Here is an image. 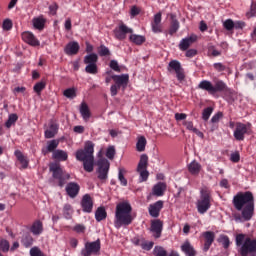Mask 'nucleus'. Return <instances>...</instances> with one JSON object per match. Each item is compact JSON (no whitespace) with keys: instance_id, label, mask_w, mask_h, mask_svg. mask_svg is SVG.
I'll use <instances>...</instances> for the list:
<instances>
[{"instance_id":"f257e3e1","label":"nucleus","mask_w":256,"mask_h":256,"mask_svg":"<svg viewBox=\"0 0 256 256\" xmlns=\"http://www.w3.org/2000/svg\"><path fill=\"white\" fill-rule=\"evenodd\" d=\"M233 204L237 211H242L244 221H251L255 211V200L253 193H239L233 198Z\"/></svg>"},{"instance_id":"f03ea898","label":"nucleus","mask_w":256,"mask_h":256,"mask_svg":"<svg viewBox=\"0 0 256 256\" xmlns=\"http://www.w3.org/2000/svg\"><path fill=\"white\" fill-rule=\"evenodd\" d=\"M133 208L129 202H120L116 205L114 227L116 229H121L123 225H131L133 223V215L131 212Z\"/></svg>"},{"instance_id":"7ed1b4c3","label":"nucleus","mask_w":256,"mask_h":256,"mask_svg":"<svg viewBox=\"0 0 256 256\" xmlns=\"http://www.w3.org/2000/svg\"><path fill=\"white\" fill-rule=\"evenodd\" d=\"M93 153H95V144L91 141L85 143L84 149L76 151V159L77 161H82L87 173H92L95 168V157Z\"/></svg>"},{"instance_id":"20e7f679","label":"nucleus","mask_w":256,"mask_h":256,"mask_svg":"<svg viewBox=\"0 0 256 256\" xmlns=\"http://www.w3.org/2000/svg\"><path fill=\"white\" fill-rule=\"evenodd\" d=\"M236 246L239 248L238 253L241 256H249L256 253V239L246 237L245 234L236 236Z\"/></svg>"},{"instance_id":"39448f33","label":"nucleus","mask_w":256,"mask_h":256,"mask_svg":"<svg viewBox=\"0 0 256 256\" xmlns=\"http://www.w3.org/2000/svg\"><path fill=\"white\" fill-rule=\"evenodd\" d=\"M197 211L200 215H205L211 209V190L204 187L200 190V199L196 203Z\"/></svg>"},{"instance_id":"423d86ee","label":"nucleus","mask_w":256,"mask_h":256,"mask_svg":"<svg viewBox=\"0 0 256 256\" xmlns=\"http://www.w3.org/2000/svg\"><path fill=\"white\" fill-rule=\"evenodd\" d=\"M50 171L52 172V177L58 180L59 187H63L71 178V175L63 171L61 165L57 163L50 164Z\"/></svg>"},{"instance_id":"0eeeda50","label":"nucleus","mask_w":256,"mask_h":256,"mask_svg":"<svg viewBox=\"0 0 256 256\" xmlns=\"http://www.w3.org/2000/svg\"><path fill=\"white\" fill-rule=\"evenodd\" d=\"M251 133V126L247 124H243L241 122L236 123V127L234 129V138L236 141H245V135H249Z\"/></svg>"},{"instance_id":"6e6552de","label":"nucleus","mask_w":256,"mask_h":256,"mask_svg":"<svg viewBox=\"0 0 256 256\" xmlns=\"http://www.w3.org/2000/svg\"><path fill=\"white\" fill-rule=\"evenodd\" d=\"M101 250V241L87 242L84 249L81 251L83 256H90L99 253Z\"/></svg>"},{"instance_id":"1a4fd4ad","label":"nucleus","mask_w":256,"mask_h":256,"mask_svg":"<svg viewBox=\"0 0 256 256\" xmlns=\"http://www.w3.org/2000/svg\"><path fill=\"white\" fill-rule=\"evenodd\" d=\"M168 71L171 73V71H174L176 73V77L178 81H184L185 80V71L183 70V67H181V63L177 60H172L168 64Z\"/></svg>"},{"instance_id":"9d476101","label":"nucleus","mask_w":256,"mask_h":256,"mask_svg":"<svg viewBox=\"0 0 256 256\" xmlns=\"http://www.w3.org/2000/svg\"><path fill=\"white\" fill-rule=\"evenodd\" d=\"M109 174V160L100 159L98 160V179L100 181H106Z\"/></svg>"},{"instance_id":"9b49d317","label":"nucleus","mask_w":256,"mask_h":256,"mask_svg":"<svg viewBox=\"0 0 256 256\" xmlns=\"http://www.w3.org/2000/svg\"><path fill=\"white\" fill-rule=\"evenodd\" d=\"M127 33H133V29L127 27V25L123 23L114 30V35L119 41H123L124 39H126Z\"/></svg>"},{"instance_id":"f8f14e48","label":"nucleus","mask_w":256,"mask_h":256,"mask_svg":"<svg viewBox=\"0 0 256 256\" xmlns=\"http://www.w3.org/2000/svg\"><path fill=\"white\" fill-rule=\"evenodd\" d=\"M150 231L155 239H159L161 233H163V222L161 220H153L151 222Z\"/></svg>"},{"instance_id":"ddd939ff","label":"nucleus","mask_w":256,"mask_h":256,"mask_svg":"<svg viewBox=\"0 0 256 256\" xmlns=\"http://www.w3.org/2000/svg\"><path fill=\"white\" fill-rule=\"evenodd\" d=\"M162 14L158 12L154 15L153 21L151 22V29L154 33H163Z\"/></svg>"},{"instance_id":"4468645a","label":"nucleus","mask_w":256,"mask_h":256,"mask_svg":"<svg viewBox=\"0 0 256 256\" xmlns=\"http://www.w3.org/2000/svg\"><path fill=\"white\" fill-rule=\"evenodd\" d=\"M112 80L118 87L126 89L129 83V74L112 75Z\"/></svg>"},{"instance_id":"2eb2a0df","label":"nucleus","mask_w":256,"mask_h":256,"mask_svg":"<svg viewBox=\"0 0 256 256\" xmlns=\"http://www.w3.org/2000/svg\"><path fill=\"white\" fill-rule=\"evenodd\" d=\"M197 41V35L192 34L186 38H183L179 43L180 51H187L193 43Z\"/></svg>"},{"instance_id":"dca6fc26","label":"nucleus","mask_w":256,"mask_h":256,"mask_svg":"<svg viewBox=\"0 0 256 256\" xmlns=\"http://www.w3.org/2000/svg\"><path fill=\"white\" fill-rule=\"evenodd\" d=\"M81 207L84 213H91L93 211V198H91V195L85 194L82 197Z\"/></svg>"},{"instance_id":"f3484780","label":"nucleus","mask_w":256,"mask_h":256,"mask_svg":"<svg viewBox=\"0 0 256 256\" xmlns=\"http://www.w3.org/2000/svg\"><path fill=\"white\" fill-rule=\"evenodd\" d=\"M80 189H81V187L79 186V184H77L75 182H70L66 186V193H67V195H69V197H71V199H75V197H77V195H79Z\"/></svg>"},{"instance_id":"a211bd4d","label":"nucleus","mask_w":256,"mask_h":256,"mask_svg":"<svg viewBox=\"0 0 256 256\" xmlns=\"http://www.w3.org/2000/svg\"><path fill=\"white\" fill-rule=\"evenodd\" d=\"M22 39L23 41H25V43H28V45H31L32 47H39L40 45V42L36 39L35 35L31 32H23Z\"/></svg>"},{"instance_id":"6ab92c4d","label":"nucleus","mask_w":256,"mask_h":256,"mask_svg":"<svg viewBox=\"0 0 256 256\" xmlns=\"http://www.w3.org/2000/svg\"><path fill=\"white\" fill-rule=\"evenodd\" d=\"M163 209V201L159 200L154 204H151L148 208L149 214L151 217H159V213Z\"/></svg>"},{"instance_id":"aec40b11","label":"nucleus","mask_w":256,"mask_h":256,"mask_svg":"<svg viewBox=\"0 0 256 256\" xmlns=\"http://www.w3.org/2000/svg\"><path fill=\"white\" fill-rule=\"evenodd\" d=\"M203 237L205 238L204 251H209L211 245H213V242L215 241V233L207 231L203 233Z\"/></svg>"},{"instance_id":"412c9836","label":"nucleus","mask_w":256,"mask_h":256,"mask_svg":"<svg viewBox=\"0 0 256 256\" xmlns=\"http://www.w3.org/2000/svg\"><path fill=\"white\" fill-rule=\"evenodd\" d=\"M79 111L82 119L87 123V121L91 119V110L89 109V106L87 105V103L83 102L80 105Z\"/></svg>"},{"instance_id":"4be33fe9","label":"nucleus","mask_w":256,"mask_h":256,"mask_svg":"<svg viewBox=\"0 0 256 256\" xmlns=\"http://www.w3.org/2000/svg\"><path fill=\"white\" fill-rule=\"evenodd\" d=\"M64 52L66 53V55H77V53H79V43L69 42L66 45Z\"/></svg>"},{"instance_id":"5701e85b","label":"nucleus","mask_w":256,"mask_h":256,"mask_svg":"<svg viewBox=\"0 0 256 256\" xmlns=\"http://www.w3.org/2000/svg\"><path fill=\"white\" fill-rule=\"evenodd\" d=\"M181 251L185 253L186 256H195V248L191 245V242L189 240H186L182 245H181Z\"/></svg>"},{"instance_id":"b1692460","label":"nucleus","mask_w":256,"mask_h":256,"mask_svg":"<svg viewBox=\"0 0 256 256\" xmlns=\"http://www.w3.org/2000/svg\"><path fill=\"white\" fill-rule=\"evenodd\" d=\"M149 165V157L147 154H142L137 166V171H146Z\"/></svg>"},{"instance_id":"393cba45","label":"nucleus","mask_w":256,"mask_h":256,"mask_svg":"<svg viewBox=\"0 0 256 256\" xmlns=\"http://www.w3.org/2000/svg\"><path fill=\"white\" fill-rule=\"evenodd\" d=\"M166 189L167 184L160 182L153 187V194L156 195L157 197H163V194L165 193Z\"/></svg>"},{"instance_id":"a878e982","label":"nucleus","mask_w":256,"mask_h":256,"mask_svg":"<svg viewBox=\"0 0 256 256\" xmlns=\"http://www.w3.org/2000/svg\"><path fill=\"white\" fill-rule=\"evenodd\" d=\"M188 171L191 173V175H199L201 172V164H199V162L196 160L192 161L190 164H188Z\"/></svg>"},{"instance_id":"bb28decb","label":"nucleus","mask_w":256,"mask_h":256,"mask_svg":"<svg viewBox=\"0 0 256 256\" xmlns=\"http://www.w3.org/2000/svg\"><path fill=\"white\" fill-rule=\"evenodd\" d=\"M15 156L17 160L21 163L22 169H27L29 167V160L23 155V153L19 150L15 151Z\"/></svg>"},{"instance_id":"cd10ccee","label":"nucleus","mask_w":256,"mask_h":256,"mask_svg":"<svg viewBox=\"0 0 256 256\" xmlns=\"http://www.w3.org/2000/svg\"><path fill=\"white\" fill-rule=\"evenodd\" d=\"M30 231L33 233V235H41V233H43V222L39 220L34 222L30 228Z\"/></svg>"},{"instance_id":"c85d7f7f","label":"nucleus","mask_w":256,"mask_h":256,"mask_svg":"<svg viewBox=\"0 0 256 256\" xmlns=\"http://www.w3.org/2000/svg\"><path fill=\"white\" fill-rule=\"evenodd\" d=\"M52 157L57 161H67L69 155L64 150H55L52 153Z\"/></svg>"},{"instance_id":"c756f323","label":"nucleus","mask_w":256,"mask_h":256,"mask_svg":"<svg viewBox=\"0 0 256 256\" xmlns=\"http://www.w3.org/2000/svg\"><path fill=\"white\" fill-rule=\"evenodd\" d=\"M199 89H202L203 91H208V93H213L215 91V88L213 84L210 81L203 80L198 85Z\"/></svg>"},{"instance_id":"7c9ffc66","label":"nucleus","mask_w":256,"mask_h":256,"mask_svg":"<svg viewBox=\"0 0 256 256\" xmlns=\"http://www.w3.org/2000/svg\"><path fill=\"white\" fill-rule=\"evenodd\" d=\"M57 147H59V140H51L48 142L46 150H42V153H44V155L51 152L54 153Z\"/></svg>"},{"instance_id":"2f4dec72","label":"nucleus","mask_w":256,"mask_h":256,"mask_svg":"<svg viewBox=\"0 0 256 256\" xmlns=\"http://www.w3.org/2000/svg\"><path fill=\"white\" fill-rule=\"evenodd\" d=\"M57 131H59V126H57V124H51L50 127L45 131V138L53 139Z\"/></svg>"},{"instance_id":"473e14b6","label":"nucleus","mask_w":256,"mask_h":256,"mask_svg":"<svg viewBox=\"0 0 256 256\" xmlns=\"http://www.w3.org/2000/svg\"><path fill=\"white\" fill-rule=\"evenodd\" d=\"M98 59H99V57L97 56V54H95V53L88 54L84 57V63L86 65H96Z\"/></svg>"},{"instance_id":"72a5a7b5","label":"nucleus","mask_w":256,"mask_h":256,"mask_svg":"<svg viewBox=\"0 0 256 256\" xmlns=\"http://www.w3.org/2000/svg\"><path fill=\"white\" fill-rule=\"evenodd\" d=\"M130 41L132 43H135V45H143V43H145V36L137 35V34H131L130 35Z\"/></svg>"},{"instance_id":"f704fd0d","label":"nucleus","mask_w":256,"mask_h":256,"mask_svg":"<svg viewBox=\"0 0 256 256\" xmlns=\"http://www.w3.org/2000/svg\"><path fill=\"white\" fill-rule=\"evenodd\" d=\"M32 23H33V27L35 29H38L39 31H41V29L45 27V19H43L42 17L34 18L32 20Z\"/></svg>"},{"instance_id":"c9c22d12","label":"nucleus","mask_w":256,"mask_h":256,"mask_svg":"<svg viewBox=\"0 0 256 256\" xmlns=\"http://www.w3.org/2000/svg\"><path fill=\"white\" fill-rule=\"evenodd\" d=\"M95 219L96 221H103V219H107V212L105 208L100 207L95 212Z\"/></svg>"},{"instance_id":"e433bc0d","label":"nucleus","mask_w":256,"mask_h":256,"mask_svg":"<svg viewBox=\"0 0 256 256\" xmlns=\"http://www.w3.org/2000/svg\"><path fill=\"white\" fill-rule=\"evenodd\" d=\"M146 145H147V139H145L144 136H141L140 138H138V141L136 143L137 151H139L140 153L145 151Z\"/></svg>"},{"instance_id":"4c0bfd02","label":"nucleus","mask_w":256,"mask_h":256,"mask_svg":"<svg viewBox=\"0 0 256 256\" xmlns=\"http://www.w3.org/2000/svg\"><path fill=\"white\" fill-rule=\"evenodd\" d=\"M63 216L65 217V219H71V217H73V207L70 204L64 205Z\"/></svg>"},{"instance_id":"58836bf2","label":"nucleus","mask_w":256,"mask_h":256,"mask_svg":"<svg viewBox=\"0 0 256 256\" xmlns=\"http://www.w3.org/2000/svg\"><path fill=\"white\" fill-rule=\"evenodd\" d=\"M18 119H19V117L17 116V114H10L8 116V120L5 123V127H7V129H11V126L15 125V123H17Z\"/></svg>"},{"instance_id":"ea45409f","label":"nucleus","mask_w":256,"mask_h":256,"mask_svg":"<svg viewBox=\"0 0 256 256\" xmlns=\"http://www.w3.org/2000/svg\"><path fill=\"white\" fill-rule=\"evenodd\" d=\"M98 55H100V57H107L111 55V51L107 46L100 45V47L98 48Z\"/></svg>"},{"instance_id":"a19ab883","label":"nucleus","mask_w":256,"mask_h":256,"mask_svg":"<svg viewBox=\"0 0 256 256\" xmlns=\"http://www.w3.org/2000/svg\"><path fill=\"white\" fill-rule=\"evenodd\" d=\"M64 97H67V99H75L77 97V92L75 88H68L63 93Z\"/></svg>"},{"instance_id":"79ce46f5","label":"nucleus","mask_w":256,"mask_h":256,"mask_svg":"<svg viewBox=\"0 0 256 256\" xmlns=\"http://www.w3.org/2000/svg\"><path fill=\"white\" fill-rule=\"evenodd\" d=\"M154 256H167V250L162 246H155L153 250Z\"/></svg>"},{"instance_id":"37998d69","label":"nucleus","mask_w":256,"mask_h":256,"mask_svg":"<svg viewBox=\"0 0 256 256\" xmlns=\"http://www.w3.org/2000/svg\"><path fill=\"white\" fill-rule=\"evenodd\" d=\"M227 89V85L223 81H217L214 86L213 93H217L218 91H225Z\"/></svg>"},{"instance_id":"c03bdc74","label":"nucleus","mask_w":256,"mask_h":256,"mask_svg":"<svg viewBox=\"0 0 256 256\" xmlns=\"http://www.w3.org/2000/svg\"><path fill=\"white\" fill-rule=\"evenodd\" d=\"M213 114V107H207L202 112L203 121H209V117Z\"/></svg>"},{"instance_id":"a18cd8bd","label":"nucleus","mask_w":256,"mask_h":256,"mask_svg":"<svg viewBox=\"0 0 256 256\" xmlns=\"http://www.w3.org/2000/svg\"><path fill=\"white\" fill-rule=\"evenodd\" d=\"M85 71L90 75H97L98 73L97 64H87Z\"/></svg>"},{"instance_id":"49530a36","label":"nucleus","mask_w":256,"mask_h":256,"mask_svg":"<svg viewBox=\"0 0 256 256\" xmlns=\"http://www.w3.org/2000/svg\"><path fill=\"white\" fill-rule=\"evenodd\" d=\"M137 172L140 175L139 182L143 183L149 179V171L147 170H137Z\"/></svg>"},{"instance_id":"de8ad7c7","label":"nucleus","mask_w":256,"mask_h":256,"mask_svg":"<svg viewBox=\"0 0 256 256\" xmlns=\"http://www.w3.org/2000/svg\"><path fill=\"white\" fill-rule=\"evenodd\" d=\"M123 173H125V170H123L122 168H119L118 179H119L121 185H123V187H127V179L125 178Z\"/></svg>"},{"instance_id":"09e8293b","label":"nucleus","mask_w":256,"mask_h":256,"mask_svg":"<svg viewBox=\"0 0 256 256\" xmlns=\"http://www.w3.org/2000/svg\"><path fill=\"white\" fill-rule=\"evenodd\" d=\"M176 31H179V21L173 20L172 24H171V27H170V30H169V34L170 35H175Z\"/></svg>"},{"instance_id":"8fccbe9b","label":"nucleus","mask_w":256,"mask_h":256,"mask_svg":"<svg viewBox=\"0 0 256 256\" xmlns=\"http://www.w3.org/2000/svg\"><path fill=\"white\" fill-rule=\"evenodd\" d=\"M10 245H9V241L2 239L0 241V249L1 251H3V253H7L9 251Z\"/></svg>"},{"instance_id":"3c124183","label":"nucleus","mask_w":256,"mask_h":256,"mask_svg":"<svg viewBox=\"0 0 256 256\" xmlns=\"http://www.w3.org/2000/svg\"><path fill=\"white\" fill-rule=\"evenodd\" d=\"M224 29H226L227 31H232V29H235V22H233V20L231 19H227L224 23Z\"/></svg>"},{"instance_id":"603ef678","label":"nucleus","mask_w":256,"mask_h":256,"mask_svg":"<svg viewBox=\"0 0 256 256\" xmlns=\"http://www.w3.org/2000/svg\"><path fill=\"white\" fill-rule=\"evenodd\" d=\"M30 256H45L39 247H33L30 249Z\"/></svg>"},{"instance_id":"864d4df0","label":"nucleus","mask_w":256,"mask_h":256,"mask_svg":"<svg viewBox=\"0 0 256 256\" xmlns=\"http://www.w3.org/2000/svg\"><path fill=\"white\" fill-rule=\"evenodd\" d=\"M43 89H45V82H38L34 85V91L38 95L43 91Z\"/></svg>"},{"instance_id":"5fc2aeb1","label":"nucleus","mask_w":256,"mask_h":256,"mask_svg":"<svg viewBox=\"0 0 256 256\" xmlns=\"http://www.w3.org/2000/svg\"><path fill=\"white\" fill-rule=\"evenodd\" d=\"M221 119H223V112H218L212 116L211 123H213V124L219 123V121H221Z\"/></svg>"},{"instance_id":"6e6d98bb","label":"nucleus","mask_w":256,"mask_h":256,"mask_svg":"<svg viewBox=\"0 0 256 256\" xmlns=\"http://www.w3.org/2000/svg\"><path fill=\"white\" fill-rule=\"evenodd\" d=\"M2 27L4 31H11V29H13V22H11L9 19H6L4 20Z\"/></svg>"},{"instance_id":"4d7b16f0","label":"nucleus","mask_w":256,"mask_h":256,"mask_svg":"<svg viewBox=\"0 0 256 256\" xmlns=\"http://www.w3.org/2000/svg\"><path fill=\"white\" fill-rule=\"evenodd\" d=\"M110 68H112L113 71H116L117 73H121V68L119 67L117 60L110 61Z\"/></svg>"},{"instance_id":"13d9d810","label":"nucleus","mask_w":256,"mask_h":256,"mask_svg":"<svg viewBox=\"0 0 256 256\" xmlns=\"http://www.w3.org/2000/svg\"><path fill=\"white\" fill-rule=\"evenodd\" d=\"M24 247H31L33 245V238L31 236H26L22 239Z\"/></svg>"},{"instance_id":"bf43d9fd","label":"nucleus","mask_w":256,"mask_h":256,"mask_svg":"<svg viewBox=\"0 0 256 256\" xmlns=\"http://www.w3.org/2000/svg\"><path fill=\"white\" fill-rule=\"evenodd\" d=\"M220 243H222L224 249H228L229 245H230L229 237L221 236L220 237Z\"/></svg>"},{"instance_id":"052dcab7","label":"nucleus","mask_w":256,"mask_h":256,"mask_svg":"<svg viewBox=\"0 0 256 256\" xmlns=\"http://www.w3.org/2000/svg\"><path fill=\"white\" fill-rule=\"evenodd\" d=\"M106 157L108 159H113V157H115V147L113 146L108 147L106 151Z\"/></svg>"},{"instance_id":"680f3d73","label":"nucleus","mask_w":256,"mask_h":256,"mask_svg":"<svg viewBox=\"0 0 256 256\" xmlns=\"http://www.w3.org/2000/svg\"><path fill=\"white\" fill-rule=\"evenodd\" d=\"M240 159L241 156L239 155V152L232 153L230 156V161H232V163H239Z\"/></svg>"},{"instance_id":"e2e57ef3","label":"nucleus","mask_w":256,"mask_h":256,"mask_svg":"<svg viewBox=\"0 0 256 256\" xmlns=\"http://www.w3.org/2000/svg\"><path fill=\"white\" fill-rule=\"evenodd\" d=\"M85 225L83 224H76L73 228V231H76V233H85Z\"/></svg>"},{"instance_id":"0e129e2a","label":"nucleus","mask_w":256,"mask_h":256,"mask_svg":"<svg viewBox=\"0 0 256 256\" xmlns=\"http://www.w3.org/2000/svg\"><path fill=\"white\" fill-rule=\"evenodd\" d=\"M153 245H155V243H153V242H144L142 244V249L144 251H151L153 249Z\"/></svg>"},{"instance_id":"69168bd1","label":"nucleus","mask_w":256,"mask_h":256,"mask_svg":"<svg viewBox=\"0 0 256 256\" xmlns=\"http://www.w3.org/2000/svg\"><path fill=\"white\" fill-rule=\"evenodd\" d=\"M255 14H256V4L255 3H252L251 4V7H250V11L247 12V17H255Z\"/></svg>"},{"instance_id":"338daca9","label":"nucleus","mask_w":256,"mask_h":256,"mask_svg":"<svg viewBox=\"0 0 256 256\" xmlns=\"http://www.w3.org/2000/svg\"><path fill=\"white\" fill-rule=\"evenodd\" d=\"M183 125L186 127V129H188V131H195V127L193 126V122L192 121H184Z\"/></svg>"},{"instance_id":"774afa93","label":"nucleus","mask_w":256,"mask_h":256,"mask_svg":"<svg viewBox=\"0 0 256 256\" xmlns=\"http://www.w3.org/2000/svg\"><path fill=\"white\" fill-rule=\"evenodd\" d=\"M57 9H59V6L57 4L53 3L49 6V13L50 15H57Z\"/></svg>"}]
</instances>
